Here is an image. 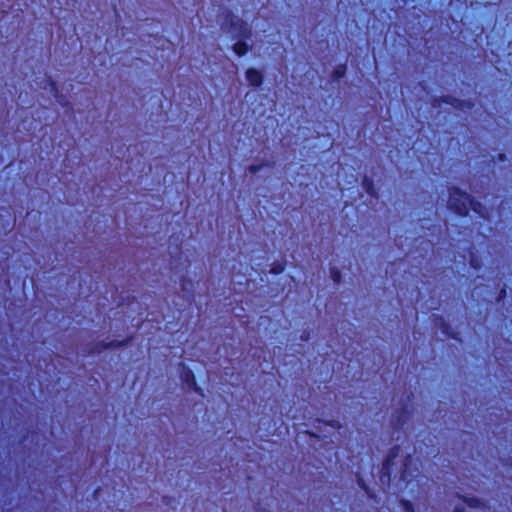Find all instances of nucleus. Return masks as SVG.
I'll list each match as a JSON object with an SVG mask.
<instances>
[{
  "label": "nucleus",
  "instance_id": "f257e3e1",
  "mask_svg": "<svg viewBox=\"0 0 512 512\" xmlns=\"http://www.w3.org/2000/svg\"><path fill=\"white\" fill-rule=\"evenodd\" d=\"M448 208L460 216L468 215L469 210L483 216L482 204L457 187L449 188Z\"/></svg>",
  "mask_w": 512,
  "mask_h": 512
},
{
  "label": "nucleus",
  "instance_id": "f03ea898",
  "mask_svg": "<svg viewBox=\"0 0 512 512\" xmlns=\"http://www.w3.org/2000/svg\"><path fill=\"white\" fill-rule=\"evenodd\" d=\"M221 29L224 33L230 34L233 39H250L252 37L250 25L232 11H227L224 14Z\"/></svg>",
  "mask_w": 512,
  "mask_h": 512
},
{
  "label": "nucleus",
  "instance_id": "7ed1b4c3",
  "mask_svg": "<svg viewBox=\"0 0 512 512\" xmlns=\"http://www.w3.org/2000/svg\"><path fill=\"white\" fill-rule=\"evenodd\" d=\"M130 341V338H126L124 340H111L108 342L105 341H98L88 344L85 347V352L89 355H96L100 354L101 352L108 350V349H117L124 347L128 344Z\"/></svg>",
  "mask_w": 512,
  "mask_h": 512
},
{
  "label": "nucleus",
  "instance_id": "20e7f679",
  "mask_svg": "<svg viewBox=\"0 0 512 512\" xmlns=\"http://www.w3.org/2000/svg\"><path fill=\"white\" fill-rule=\"evenodd\" d=\"M442 103L451 105L453 108L462 111L471 110L474 107V103L472 101L462 100L451 95H443L432 100V106L434 108H440Z\"/></svg>",
  "mask_w": 512,
  "mask_h": 512
},
{
  "label": "nucleus",
  "instance_id": "39448f33",
  "mask_svg": "<svg viewBox=\"0 0 512 512\" xmlns=\"http://www.w3.org/2000/svg\"><path fill=\"white\" fill-rule=\"evenodd\" d=\"M400 450H401V448L399 445H395L389 450V453L385 457L383 464H382V469H381V480L382 481H384L385 478H387L388 481L390 480L391 468L394 465L396 458L399 456Z\"/></svg>",
  "mask_w": 512,
  "mask_h": 512
},
{
  "label": "nucleus",
  "instance_id": "423d86ee",
  "mask_svg": "<svg viewBox=\"0 0 512 512\" xmlns=\"http://www.w3.org/2000/svg\"><path fill=\"white\" fill-rule=\"evenodd\" d=\"M263 73L255 68H248L246 71V79L251 87H260L263 83Z\"/></svg>",
  "mask_w": 512,
  "mask_h": 512
},
{
  "label": "nucleus",
  "instance_id": "0eeeda50",
  "mask_svg": "<svg viewBox=\"0 0 512 512\" xmlns=\"http://www.w3.org/2000/svg\"><path fill=\"white\" fill-rule=\"evenodd\" d=\"M408 419L409 411L407 410V407H402L392 416V424L394 428L398 430L403 427V425L408 421Z\"/></svg>",
  "mask_w": 512,
  "mask_h": 512
},
{
  "label": "nucleus",
  "instance_id": "6e6552de",
  "mask_svg": "<svg viewBox=\"0 0 512 512\" xmlns=\"http://www.w3.org/2000/svg\"><path fill=\"white\" fill-rule=\"evenodd\" d=\"M181 378H182L183 384L188 389L194 390L195 392L201 394V389L199 387H197L195 376H194V373L192 370L187 369V370L183 371Z\"/></svg>",
  "mask_w": 512,
  "mask_h": 512
},
{
  "label": "nucleus",
  "instance_id": "1a4fd4ad",
  "mask_svg": "<svg viewBox=\"0 0 512 512\" xmlns=\"http://www.w3.org/2000/svg\"><path fill=\"white\" fill-rule=\"evenodd\" d=\"M237 42L232 46V50L236 55L242 57L248 53L251 46L247 43L248 39H236Z\"/></svg>",
  "mask_w": 512,
  "mask_h": 512
},
{
  "label": "nucleus",
  "instance_id": "9d476101",
  "mask_svg": "<svg viewBox=\"0 0 512 512\" xmlns=\"http://www.w3.org/2000/svg\"><path fill=\"white\" fill-rule=\"evenodd\" d=\"M362 188L365 190V192L373 197V198H378V192H377V189L375 188V185H374V181L372 178H370L369 176H364L363 179H362Z\"/></svg>",
  "mask_w": 512,
  "mask_h": 512
},
{
  "label": "nucleus",
  "instance_id": "9b49d317",
  "mask_svg": "<svg viewBox=\"0 0 512 512\" xmlns=\"http://www.w3.org/2000/svg\"><path fill=\"white\" fill-rule=\"evenodd\" d=\"M181 289L187 294L188 298H194V283L191 279L183 277L181 279Z\"/></svg>",
  "mask_w": 512,
  "mask_h": 512
},
{
  "label": "nucleus",
  "instance_id": "f8f14e48",
  "mask_svg": "<svg viewBox=\"0 0 512 512\" xmlns=\"http://www.w3.org/2000/svg\"><path fill=\"white\" fill-rule=\"evenodd\" d=\"M459 498L469 507L471 508H483L485 507L484 502L478 497H466L460 496Z\"/></svg>",
  "mask_w": 512,
  "mask_h": 512
},
{
  "label": "nucleus",
  "instance_id": "ddd939ff",
  "mask_svg": "<svg viewBox=\"0 0 512 512\" xmlns=\"http://www.w3.org/2000/svg\"><path fill=\"white\" fill-rule=\"evenodd\" d=\"M48 83L50 85L51 91L53 92L54 96L56 98L60 97L62 99V100H59V103L63 107L69 106L70 103L68 101H66L62 95L59 94V88H58L57 83L54 80H52V79H49Z\"/></svg>",
  "mask_w": 512,
  "mask_h": 512
},
{
  "label": "nucleus",
  "instance_id": "4468645a",
  "mask_svg": "<svg viewBox=\"0 0 512 512\" xmlns=\"http://www.w3.org/2000/svg\"><path fill=\"white\" fill-rule=\"evenodd\" d=\"M346 71H347L346 64H339L332 71L331 77L334 81H338L346 75Z\"/></svg>",
  "mask_w": 512,
  "mask_h": 512
},
{
  "label": "nucleus",
  "instance_id": "2eb2a0df",
  "mask_svg": "<svg viewBox=\"0 0 512 512\" xmlns=\"http://www.w3.org/2000/svg\"><path fill=\"white\" fill-rule=\"evenodd\" d=\"M330 276L335 284H340V282L342 280V274H341V271L337 267H335V266L330 267Z\"/></svg>",
  "mask_w": 512,
  "mask_h": 512
},
{
  "label": "nucleus",
  "instance_id": "dca6fc26",
  "mask_svg": "<svg viewBox=\"0 0 512 512\" xmlns=\"http://www.w3.org/2000/svg\"><path fill=\"white\" fill-rule=\"evenodd\" d=\"M265 166H269V164L266 162H263L260 164H252V165L248 166L247 170L251 174H256L259 171H261Z\"/></svg>",
  "mask_w": 512,
  "mask_h": 512
},
{
  "label": "nucleus",
  "instance_id": "f3484780",
  "mask_svg": "<svg viewBox=\"0 0 512 512\" xmlns=\"http://www.w3.org/2000/svg\"><path fill=\"white\" fill-rule=\"evenodd\" d=\"M400 505L403 512H414V506L409 500L401 499Z\"/></svg>",
  "mask_w": 512,
  "mask_h": 512
},
{
  "label": "nucleus",
  "instance_id": "a211bd4d",
  "mask_svg": "<svg viewBox=\"0 0 512 512\" xmlns=\"http://www.w3.org/2000/svg\"><path fill=\"white\" fill-rule=\"evenodd\" d=\"M412 457L410 454H408L406 457H405V461L403 463V471H402V478L405 479L406 478V473H407V466H408V463L411 461Z\"/></svg>",
  "mask_w": 512,
  "mask_h": 512
},
{
  "label": "nucleus",
  "instance_id": "6ab92c4d",
  "mask_svg": "<svg viewBox=\"0 0 512 512\" xmlns=\"http://www.w3.org/2000/svg\"><path fill=\"white\" fill-rule=\"evenodd\" d=\"M470 264L473 268L475 269H479L481 267V264L479 263V261L474 257L473 253H471V259H470Z\"/></svg>",
  "mask_w": 512,
  "mask_h": 512
},
{
  "label": "nucleus",
  "instance_id": "aec40b11",
  "mask_svg": "<svg viewBox=\"0 0 512 512\" xmlns=\"http://www.w3.org/2000/svg\"><path fill=\"white\" fill-rule=\"evenodd\" d=\"M418 241H420V244H421V245H422V244H425V245H426V247H427V249H431V250L433 249V244H432V242H430V241H425V240L420 239V238L416 239V242H418Z\"/></svg>",
  "mask_w": 512,
  "mask_h": 512
},
{
  "label": "nucleus",
  "instance_id": "412c9836",
  "mask_svg": "<svg viewBox=\"0 0 512 512\" xmlns=\"http://www.w3.org/2000/svg\"><path fill=\"white\" fill-rule=\"evenodd\" d=\"M505 296H506V289H505V288H503V289H501V291H500V293H499L498 301L503 300V299L505 298Z\"/></svg>",
  "mask_w": 512,
  "mask_h": 512
},
{
  "label": "nucleus",
  "instance_id": "4be33fe9",
  "mask_svg": "<svg viewBox=\"0 0 512 512\" xmlns=\"http://www.w3.org/2000/svg\"><path fill=\"white\" fill-rule=\"evenodd\" d=\"M282 270H283V267H282V266H279V267H273V268L271 269V272H272V273H275V274H278V273L282 272Z\"/></svg>",
  "mask_w": 512,
  "mask_h": 512
},
{
  "label": "nucleus",
  "instance_id": "5701e85b",
  "mask_svg": "<svg viewBox=\"0 0 512 512\" xmlns=\"http://www.w3.org/2000/svg\"><path fill=\"white\" fill-rule=\"evenodd\" d=\"M453 512H465V508L462 505H458L454 508Z\"/></svg>",
  "mask_w": 512,
  "mask_h": 512
},
{
  "label": "nucleus",
  "instance_id": "b1692460",
  "mask_svg": "<svg viewBox=\"0 0 512 512\" xmlns=\"http://www.w3.org/2000/svg\"><path fill=\"white\" fill-rule=\"evenodd\" d=\"M498 160H499V161H505V160H506V155H505L504 153H500V154L498 155Z\"/></svg>",
  "mask_w": 512,
  "mask_h": 512
},
{
  "label": "nucleus",
  "instance_id": "393cba45",
  "mask_svg": "<svg viewBox=\"0 0 512 512\" xmlns=\"http://www.w3.org/2000/svg\"><path fill=\"white\" fill-rule=\"evenodd\" d=\"M358 483H359L361 488L365 489V484H364L362 479H359Z\"/></svg>",
  "mask_w": 512,
  "mask_h": 512
},
{
  "label": "nucleus",
  "instance_id": "a878e982",
  "mask_svg": "<svg viewBox=\"0 0 512 512\" xmlns=\"http://www.w3.org/2000/svg\"><path fill=\"white\" fill-rule=\"evenodd\" d=\"M161 501H162V504H166V497L162 496Z\"/></svg>",
  "mask_w": 512,
  "mask_h": 512
}]
</instances>
